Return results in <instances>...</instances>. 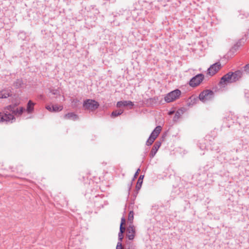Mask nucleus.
<instances>
[{
    "mask_svg": "<svg viewBox=\"0 0 249 249\" xmlns=\"http://www.w3.org/2000/svg\"><path fill=\"white\" fill-rule=\"evenodd\" d=\"M24 108L23 107L16 108V105L7 106L4 108L3 112H0V123L11 124L15 122L14 115L20 116Z\"/></svg>",
    "mask_w": 249,
    "mask_h": 249,
    "instance_id": "obj_1",
    "label": "nucleus"
},
{
    "mask_svg": "<svg viewBox=\"0 0 249 249\" xmlns=\"http://www.w3.org/2000/svg\"><path fill=\"white\" fill-rule=\"evenodd\" d=\"M83 106L85 110L93 111L99 107V104L94 100L87 99L84 101Z\"/></svg>",
    "mask_w": 249,
    "mask_h": 249,
    "instance_id": "obj_2",
    "label": "nucleus"
},
{
    "mask_svg": "<svg viewBox=\"0 0 249 249\" xmlns=\"http://www.w3.org/2000/svg\"><path fill=\"white\" fill-rule=\"evenodd\" d=\"M214 97V92L210 89H206L201 92L199 95V99L205 103L211 100Z\"/></svg>",
    "mask_w": 249,
    "mask_h": 249,
    "instance_id": "obj_3",
    "label": "nucleus"
},
{
    "mask_svg": "<svg viewBox=\"0 0 249 249\" xmlns=\"http://www.w3.org/2000/svg\"><path fill=\"white\" fill-rule=\"evenodd\" d=\"M232 72H229L223 76L219 82V86L224 88L228 84L233 83L234 81L232 79Z\"/></svg>",
    "mask_w": 249,
    "mask_h": 249,
    "instance_id": "obj_4",
    "label": "nucleus"
},
{
    "mask_svg": "<svg viewBox=\"0 0 249 249\" xmlns=\"http://www.w3.org/2000/svg\"><path fill=\"white\" fill-rule=\"evenodd\" d=\"M181 91L179 89H175L168 93L164 97L167 103H170L178 98L180 95Z\"/></svg>",
    "mask_w": 249,
    "mask_h": 249,
    "instance_id": "obj_5",
    "label": "nucleus"
},
{
    "mask_svg": "<svg viewBox=\"0 0 249 249\" xmlns=\"http://www.w3.org/2000/svg\"><path fill=\"white\" fill-rule=\"evenodd\" d=\"M204 78L203 74H198L190 80L189 84L191 87H195L200 84Z\"/></svg>",
    "mask_w": 249,
    "mask_h": 249,
    "instance_id": "obj_6",
    "label": "nucleus"
},
{
    "mask_svg": "<svg viewBox=\"0 0 249 249\" xmlns=\"http://www.w3.org/2000/svg\"><path fill=\"white\" fill-rule=\"evenodd\" d=\"M221 68L220 62H216L210 66L208 69V73L212 76L215 74Z\"/></svg>",
    "mask_w": 249,
    "mask_h": 249,
    "instance_id": "obj_7",
    "label": "nucleus"
},
{
    "mask_svg": "<svg viewBox=\"0 0 249 249\" xmlns=\"http://www.w3.org/2000/svg\"><path fill=\"white\" fill-rule=\"evenodd\" d=\"M135 234V230L134 226L129 225L127 229L126 236L130 240L134 239Z\"/></svg>",
    "mask_w": 249,
    "mask_h": 249,
    "instance_id": "obj_8",
    "label": "nucleus"
},
{
    "mask_svg": "<svg viewBox=\"0 0 249 249\" xmlns=\"http://www.w3.org/2000/svg\"><path fill=\"white\" fill-rule=\"evenodd\" d=\"M160 145L161 142H160L157 141L155 143L150 153V156L151 158H154V157L155 156Z\"/></svg>",
    "mask_w": 249,
    "mask_h": 249,
    "instance_id": "obj_9",
    "label": "nucleus"
},
{
    "mask_svg": "<svg viewBox=\"0 0 249 249\" xmlns=\"http://www.w3.org/2000/svg\"><path fill=\"white\" fill-rule=\"evenodd\" d=\"M161 130V127L160 126H157L156 127V128L154 129V130L152 131L151 134L150 135V137L151 138H153L154 140H155V139L157 138V137L158 136L159 134L160 133V131Z\"/></svg>",
    "mask_w": 249,
    "mask_h": 249,
    "instance_id": "obj_10",
    "label": "nucleus"
},
{
    "mask_svg": "<svg viewBox=\"0 0 249 249\" xmlns=\"http://www.w3.org/2000/svg\"><path fill=\"white\" fill-rule=\"evenodd\" d=\"M12 95L10 89H4L0 91V98H6Z\"/></svg>",
    "mask_w": 249,
    "mask_h": 249,
    "instance_id": "obj_11",
    "label": "nucleus"
},
{
    "mask_svg": "<svg viewBox=\"0 0 249 249\" xmlns=\"http://www.w3.org/2000/svg\"><path fill=\"white\" fill-rule=\"evenodd\" d=\"M242 75V72L241 71H236L235 72H232V79L234 82L238 80Z\"/></svg>",
    "mask_w": 249,
    "mask_h": 249,
    "instance_id": "obj_12",
    "label": "nucleus"
},
{
    "mask_svg": "<svg viewBox=\"0 0 249 249\" xmlns=\"http://www.w3.org/2000/svg\"><path fill=\"white\" fill-rule=\"evenodd\" d=\"M64 118L66 119H71L73 121L77 120L78 119V116L73 112L68 113L65 114Z\"/></svg>",
    "mask_w": 249,
    "mask_h": 249,
    "instance_id": "obj_13",
    "label": "nucleus"
},
{
    "mask_svg": "<svg viewBox=\"0 0 249 249\" xmlns=\"http://www.w3.org/2000/svg\"><path fill=\"white\" fill-rule=\"evenodd\" d=\"M34 105L35 103H33L31 100L29 101L27 103V107L26 109V110L28 113H31L34 111Z\"/></svg>",
    "mask_w": 249,
    "mask_h": 249,
    "instance_id": "obj_14",
    "label": "nucleus"
},
{
    "mask_svg": "<svg viewBox=\"0 0 249 249\" xmlns=\"http://www.w3.org/2000/svg\"><path fill=\"white\" fill-rule=\"evenodd\" d=\"M183 110L182 109H179L175 114V116L173 118L174 121H177V120L180 118V117L183 114Z\"/></svg>",
    "mask_w": 249,
    "mask_h": 249,
    "instance_id": "obj_15",
    "label": "nucleus"
},
{
    "mask_svg": "<svg viewBox=\"0 0 249 249\" xmlns=\"http://www.w3.org/2000/svg\"><path fill=\"white\" fill-rule=\"evenodd\" d=\"M143 177V175H141L138 180L136 186V188L137 189V190H140L142 187Z\"/></svg>",
    "mask_w": 249,
    "mask_h": 249,
    "instance_id": "obj_16",
    "label": "nucleus"
},
{
    "mask_svg": "<svg viewBox=\"0 0 249 249\" xmlns=\"http://www.w3.org/2000/svg\"><path fill=\"white\" fill-rule=\"evenodd\" d=\"M23 84V81L21 79H17L16 81L14 83V86L17 88H19Z\"/></svg>",
    "mask_w": 249,
    "mask_h": 249,
    "instance_id": "obj_17",
    "label": "nucleus"
},
{
    "mask_svg": "<svg viewBox=\"0 0 249 249\" xmlns=\"http://www.w3.org/2000/svg\"><path fill=\"white\" fill-rule=\"evenodd\" d=\"M62 106H58L57 105H54L52 106V111L53 112H58L63 109Z\"/></svg>",
    "mask_w": 249,
    "mask_h": 249,
    "instance_id": "obj_18",
    "label": "nucleus"
},
{
    "mask_svg": "<svg viewBox=\"0 0 249 249\" xmlns=\"http://www.w3.org/2000/svg\"><path fill=\"white\" fill-rule=\"evenodd\" d=\"M123 110L120 109V110H116L113 111L111 114V116L112 117H116L118 116L121 115L123 113Z\"/></svg>",
    "mask_w": 249,
    "mask_h": 249,
    "instance_id": "obj_19",
    "label": "nucleus"
},
{
    "mask_svg": "<svg viewBox=\"0 0 249 249\" xmlns=\"http://www.w3.org/2000/svg\"><path fill=\"white\" fill-rule=\"evenodd\" d=\"M123 106H127V102H126V101H121L117 102V107H121Z\"/></svg>",
    "mask_w": 249,
    "mask_h": 249,
    "instance_id": "obj_20",
    "label": "nucleus"
},
{
    "mask_svg": "<svg viewBox=\"0 0 249 249\" xmlns=\"http://www.w3.org/2000/svg\"><path fill=\"white\" fill-rule=\"evenodd\" d=\"M196 101L197 99L196 98V97L192 96L189 99L188 102L189 105H194L196 103Z\"/></svg>",
    "mask_w": 249,
    "mask_h": 249,
    "instance_id": "obj_21",
    "label": "nucleus"
},
{
    "mask_svg": "<svg viewBox=\"0 0 249 249\" xmlns=\"http://www.w3.org/2000/svg\"><path fill=\"white\" fill-rule=\"evenodd\" d=\"M50 90L53 95H56V96L60 95V91L58 89H51Z\"/></svg>",
    "mask_w": 249,
    "mask_h": 249,
    "instance_id": "obj_22",
    "label": "nucleus"
},
{
    "mask_svg": "<svg viewBox=\"0 0 249 249\" xmlns=\"http://www.w3.org/2000/svg\"><path fill=\"white\" fill-rule=\"evenodd\" d=\"M134 213L133 211H130L128 214V220L132 223L133 220Z\"/></svg>",
    "mask_w": 249,
    "mask_h": 249,
    "instance_id": "obj_23",
    "label": "nucleus"
},
{
    "mask_svg": "<svg viewBox=\"0 0 249 249\" xmlns=\"http://www.w3.org/2000/svg\"><path fill=\"white\" fill-rule=\"evenodd\" d=\"M154 141L155 140H154L153 138H151L149 137L148 139L147 140L146 144L148 146L151 145L153 143Z\"/></svg>",
    "mask_w": 249,
    "mask_h": 249,
    "instance_id": "obj_24",
    "label": "nucleus"
},
{
    "mask_svg": "<svg viewBox=\"0 0 249 249\" xmlns=\"http://www.w3.org/2000/svg\"><path fill=\"white\" fill-rule=\"evenodd\" d=\"M241 46V41L239 40L238 42H237L236 43V44L235 45H234V46L233 47V49L236 50Z\"/></svg>",
    "mask_w": 249,
    "mask_h": 249,
    "instance_id": "obj_25",
    "label": "nucleus"
},
{
    "mask_svg": "<svg viewBox=\"0 0 249 249\" xmlns=\"http://www.w3.org/2000/svg\"><path fill=\"white\" fill-rule=\"evenodd\" d=\"M123 233H124V232H120V231L118 233V240L119 241V242H120L121 243L123 239Z\"/></svg>",
    "mask_w": 249,
    "mask_h": 249,
    "instance_id": "obj_26",
    "label": "nucleus"
},
{
    "mask_svg": "<svg viewBox=\"0 0 249 249\" xmlns=\"http://www.w3.org/2000/svg\"><path fill=\"white\" fill-rule=\"evenodd\" d=\"M244 70L247 74H249V63L244 66Z\"/></svg>",
    "mask_w": 249,
    "mask_h": 249,
    "instance_id": "obj_27",
    "label": "nucleus"
},
{
    "mask_svg": "<svg viewBox=\"0 0 249 249\" xmlns=\"http://www.w3.org/2000/svg\"><path fill=\"white\" fill-rule=\"evenodd\" d=\"M116 249H123L122 245L120 242H118Z\"/></svg>",
    "mask_w": 249,
    "mask_h": 249,
    "instance_id": "obj_28",
    "label": "nucleus"
},
{
    "mask_svg": "<svg viewBox=\"0 0 249 249\" xmlns=\"http://www.w3.org/2000/svg\"><path fill=\"white\" fill-rule=\"evenodd\" d=\"M125 228L123 225H121L120 226V232H124L125 231Z\"/></svg>",
    "mask_w": 249,
    "mask_h": 249,
    "instance_id": "obj_29",
    "label": "nucleus"
},
{
    "mask_svg": "<svg viewBox=\"0 0 249 249\" xmlns=\"http://www.w3.org/2000/svg\"><path fill=\"white\" fill-rule=\"evenodd\" d=\"M126 102H127V106H130L132 107V106H134V104L131 101H126Z\"/></svg>",
    "mask_w": 249,
    "mask_h": 249,
    "instance_id": "obj_30",
    "label": "nucleus"
},
{
    "mask_svg": "<svg viewBox=\"0 0 249 249\" xmlns=\"http://www.w3.org/2000/svg\"><path fill=\"white\" fill-rule=\"evenodd\" d=\"M140 171V169H138L137 171V172L135 173V175H134V178L133 179V180H134L135 179V178H136L138 176V174H139V171Z\"/></svg>",
    "mask_w": 249,
    "mask_h": 249,
    "instance_id": "obj_31",
    "label": "nucleus"
},
{
    "mask_svg": "<svg viewBox=\"0 0 249 249\" xmlns=\"http://www.w3.org/2000/svg\"><path fill=\"white\" fill-rule=\"evenodd\" d=\"M46 108L50 111H52V106H47L46 107Z\"/></svg>",
    "mask_w": 249,
    "mask_h": 249,
    "instance_id": "obj_32",
    "label": "nucleus"
},
{
    "mask_svg": "<svg viewBox=\"0 0 249 249\" xmlns=\"http://www.w3.org/2000/svg\"><path fill=\"white\" fill-rule=\"evenodd\" d=\"M125 218L124 217H122V219H121V225H123L125 223Z\"/></svg>",
    "mask_w": 249,
    "mask_h": 249,
    "instance_id": "obj_33",
    "label": "nucleus"
},
{
    "mask_svg": "<svg viewBox=\"0 0 249 249\" xmlns=\"http://www.w3.org/2000/svg\"><path fill=\"white\" fill-rule=\"evenodd\" d=\"M131 184H132V183H131V184H130V187H129V190H130V187H131Z\"/></svg>",
    "mask_w": 249,
    "mask_h": 249,
    "instance_id": "obj_34",
    "label": "nucleus"
},
{
    "mask_svg": "<svg viewBox=\"0 0 249 249\" xmlns=\"http://www.w3.org/2000/svg\"><path fill=\"white\" fill-rule=\"evenodd\" d=\"M173 113V112H171H171H170L169 114H172Z\"/></svg>",
    "mask_w": 249,
    "mask_h": 249,
    "instance_id": "obj_35",
    "label": "nucleus"
}]
</instances>
